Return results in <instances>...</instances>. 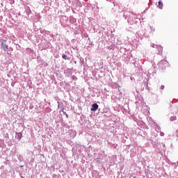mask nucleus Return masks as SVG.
Masks as SVG:
<instances>
[{"mask_svg":"<svg viewBox=\"0 0 178 178\" xmlns=\"http://www.w3.org/2000/svg\"><path fill=\"white\" fill-rule=\"evenodd\" d=\"M124 19H127L129 24H137L138 23H141V19L135 15L134 13L130 11H125L123 14Z\"/></svg>","mask_w":178,"mask_h":178,"instance_id":"1","label":"nucleus"},{"mask_svg":"<svg viewBox=\"0 0 178 178\" xmlns=\"http://www.w3.org/2000/svg\"><path fill=\"white\" fill-rule=\"evenodd\" d=\"M72 22H76V19L70 17V22L69 17H67V16H62L60 19V23L62 27H63L64 29H65V27H70V23H72Z\"/></svg>","mask_w":178,"mask_h":178,"instance_id":"2","label":"nucleus"},{"mask_svg":"<svg viewBox=\"0 0 178 178\" xmlns=\"http://www.w3.org/2000/svg\"><path fill=\"white\" fill-rule=\"evenodd\" d=\"M136 105L138 108H145V102L144 99L140 95L136 96Z\"/></svg>","mask_w":178,"mask_h":178,"instance_id":"3","label":"nucleus"},{"mask_svg":"<svg viewBox=\"0 0 178 178\" xmlns=\"http://www.w3.org/2000/svg\"><path fill=\"white\" fill-rule=\"evenodd\" d=\"M111 3H113L114 7L112 8L111 12L112 13H117V12H122V8H120V6L118 3H115V0H110Z\"/></svg>","mask_w":178,"mask_h":178,"instance_id":"4","label":"nucleus"},{"mask_svg":"<svg viewBox=\"0 0 178 178\" xmlns=\"http://www.w3.org/2000/svg\"><path fill=\"white\" fill-rule=\"evenodd\" d=\"M159 66L162 69V70H164L168 67V66H169V62H168L166 59H163L159 62Z\"/></svg>","mask_w":178,"mask_h":178,"instance_id":"5","label":"nucleus"},{"mask_svg":"<svg viewBox=\"0 0 178 178\" xmlns=\"http://www.w3.org/2000/svg\"><path fill=\"white\" fill-rule=\"evenodd\" d=\"M1 48L6 52V54H9V45L6 44V40H3L1 43Z\"/></svg>","mask_w":178,"mask_h":178,"instance_id":"6","label":"nucleus"},{"mask_svg":"<svg viewBox=\"0 0 178 178\" xmlns=\"http://www.w3.org/2000/svg\"><path fill=\"white\" fill-rule=\"evenodd\" d=\"M72 69L70 68H68L64 71V74L65 77H70V76H72Z\"/></svg>","mask_w":178,"mask_h":178,"instance_id":"7","label":"nucleus"},{"mask_svg":"<svg viewBox=\"0 0 178 178\" xmlns=\"http://www.w3.org/2000/svg\"><path fill=\"white\" fill-rule=\"evenodd\" d=\"M69 133L70 138H74V137L77 136V132L76 131H74L73 129L70 130Z\"/></svg>","mask_w":178,"mask_h":178,"instance_id":"8","label":"nucleus"},{"mask_svg":"<svg viewBox=\"0 0 178 178\" xmlns=\"http://www.w3.org/2000/svg\"><path fill=\"white\" fill-rule=\"evenodd\" d=\"M151 144L153 145L154 148H158V139H151Z\"/></svg>","mask_w":178,"mask_h":178,"instance_id":"9","label":"nucleus"},{"mask_svg":"<svg viewBox=\"0 0 178 178\" xmlns=\"http://www.w3.org/2000/svg\"><path fill=\"white\" fill-rule=\"evenodd\" d=\"M98 108H99V106L98 105V104L94 103L92 105L90 110L92 111V112H95V111H97L98 109Z\"/></svg>","mask_w":178,"mask_h":178,"instance_id":"10","label":"nucleus"},{"mask_svg":"<svg viewBox=\"0 0 178 178\" xmlns=\"http://www.w3.org/2000/svg\"><path fill=\"white\" fill-rule=\"evenodd\" d=\"M22 137H23V134L22 132H16L15 138H17V140L20 141V140H22Z\"/></svg>","mask_w":178,"mask_h":178,"instance_id":"11","label":"nucleus"},{"mask_svg":"<svg viewBox=\"0 0 178 178\" xmlns=\"http://www.w3.org/2000/svg\"><path fill=\"white\" fill-rule=\"evenodd\" d=\"M157 8L159 9H163V3H162V0H159V2L156 3Z\"/></svg>","mask_w":178,"mask_h":178,"instance_id":"12","label":"nucleus"},{"mask_svg":"<svg viewBox=\"0 0 178 178\" xmlns=\"http://www.w3.org/2000/svg\"><path fill=\"white\" fill-rule=\"evenodd\" d=\"M58 104V109H63V103L62 102H57Z\"/></svg>","mask_w":178,"mask_h":178,"instance_id":"13","label":"nucleus"},{"mask_svg":"<svg viewBox=\"0 0 178 178\" xmlns=\"http://www.w3.org/2000/svg\"><path fill=\"white\" fill-rule=\"evenodd\" d=\"M27 54H29V55H31V56H33L34 55V51H33L31 49H26Z\"/></svg>","mask_w":178,"mask_h":178,"instance_id":"14","label":"nucleus"},{"mask_svg":"<svg viewBox=\"0 0 178 178\" xmlns=\"http://www.w3.org/2000/svg\"><path fill=\"white\" fill-rule=\"evenodd\" d=\"M154 126L155 127L156 131H158V130H161V127L156 124V122H154Z\"/></svg>","mask_w":178,"mask_h":178,"instance_id":"15","label":"nucleus"},{"mask_svg":"<svg viewBox=\"0 0 178 178\" xmlns=\"http://www.w3.org/2000/svg\"><path fill=\"white\" fill-rule=\"evenodd\" d=\"M157 49H158L159 55H161L162 54V51H163L162 47L161 46H157Z\"/></svg>","mask_w":178,"mask_h":178,"instance_id":"16","label":"nucleus"},{"mask_svg":"<svg viewBox=\"0 0 178 178\" xmlns=\"http://www.w3.org/2000/svg\"><path fill=\"white\" fill-rule=\"evenodd\" d=\"M51 46V43L49 42H47V45L43 47V49H48Z\"/></svg>","mask_w":178,"mask_h":178,"instance_id":"17","label":"nucleus"},{"mask_svg":"<svg viewBox=\"0 0 178 178\" xmlns=\"http://www.w3.org/2000/svg\"><path fill=\"white\" fill-rule=\"evenodd\" d=\"M95 161H96L98 163H102V159L96 158L95 159Z\"/></svg>","mask_w":178,"mask_h":178,"instance_id":"18","label":"nucleus"},{"mask_svg":"<svg viewBox=\"0 0 178 178\" xmlns=\"http://www.w3.org/2000/svg\"><path fill=\"white\" fill-rule=\"evenodd\" d=\"M10 40H11V41H16V37H15L13 35H11L10 36Z\"/></svg>","mask_w":178,"mask_h":178,"instance_id":"19","label":"nucleus"},{"mask_svg":"<svg viewBox=\"0 0 178 178\" xmlns=\"http://www.w3.org/2000/svg\"><path fill=\"white\" fill-rule=\"evenodd\" d=\"M62 58L63 59H65V60H69V57H67L66 54H63Z\"/></svg>","mask_w":178,"mask_h":178,"instance_id":"20","label":"nucleus"},{"mask_svg":"<svg viewBox=\"0 0 178 178\" xmlns=\"http://www.w3.org/2000/svg\"><path fill=\"white\" fill-rule=\"evenodd\" d=\"M176 119H177V118L176 116H172L170 118V122H175V120H176Z\"/></svg>","mask_w":178,"mask_h":178,"instance_id":"21","label":"nucleus"},{"mask_svg":"<svg viewBox=\"0 0 178 178\" xmlns=\"http://www.w3.org/2000/svg\"><path fill=\"white\" fill-rule=\"evenodd\" d=\"M72 79L76 81V80H77V76L74 75V76H72Z\"/></svg>","mask_w":178,"mask_h":178,"instance_id":"22","label":"nucleus"},{"mask_svg":"<svg viewBox=\"0 0 178 178\" xmlns=\"http://www.w3.org/2000/svg\"><path fill=\"white\" fill-rule=\"evenodd\" d=\"M61 112H63V113L64 114V115H66L67 113H66V111H65V108H62L61 109Z\"/></svg>","mask_w":178,"mask_h":178,"instance_id":"23","label":"nucleus"},{"mask_svg":"<svg viewBox=\"0 0 178 178\" xmlns=\"http://www.w3.org/2000/svg\"><path fill=\"white\" fill-rule=\"evenodd\" d=\"M80 62H81V65H83V63H84V59L83 58H81L80 59Z\"/></svg>","mask_w":178,"mask_h":178,"instance_id":"24","label":"nucleus"},{"mask_svg":"<svg viewBox=\"0 0 178 178\" xmlns=\"http://www.w3.org/2000/svg\"><path fill=\"white\" fill-rule=\"evenodd\" d=\"M160 136H161V137H163V136H165V134H164L163 132L161 131V132H160Z\"/></svg>","mask_w":178,"mask_h":178,"instance_id":"25","label":"nucleus"},{"mask_svg":"<svg viewBox=\"0 0 178 178\" xmlns=\"http://www.w3.org/2000/svg\"><path fill=\"white\" fill-rule=\"evenodd\" d=\"M161 90H165V86L161 85Z\"/></svg>","mask_w":178,"mask_h":178,"instance_id":"26","label":"nucleus"},{"mask_svg":"<svg viewBox=\"0 0 178 178\" xmlns=\"http://www.w3.org/2000/svg\"><path fill=\"white\" fill-rule=\"evenodd\" d=\"M150 29H151V30H152L153 31H155V28L151 26Z\"/></svg>","mask_w":178,"mask_h":178,"instance_id":"27","label":"nucleus"},{"mask_svg":"<svg viewBox=\"0 0 178 178\" xmlns=\"http://www.w3.org/2000/svg\"><path fill=\"white\" fill-rule=\"evenodd\" d=\"M176 136H177V137H178V129L176 131Z\"/></svg>","mask_w":178,"mask_h":178,"instance_id":"28","label":"nucleus"},{"mask_svg":"<svg viewBox=\"0 0 178 178\" xmlns=\"http://www.w3.org/2000/svg\"><path fill=\"white\" fill-rule=\"evenodd\" d=\"M2 41H3V39H2V38H0V42L2 43Z\"/></svg>","mask_w":178,"mask_h":178,"instance_id":"29","label":"nucleus"},{"mask_svg":"<svg viewBox=\"0 0 178 178\" xmlns=\"http://www.w3.org/2000/svg\"><path fill=\"white\" fill-rule=\"evenodd\" d=\"M65 116H66L67 118H69V115H67V113L65 114Z\"/></svg>","mask_w":178,"mask_h":178,"instance_id":"30","label":"nucleus"},{"mask_svg":"<svg viewBox=\"0 0 178 178\" xmlns=\"http://www.w3.org/2000/svg\"><path fill=\"white\" fill-rule=\"evenodd\" d=\"M134 65L136 67H137V66H138V65H136V63H134Z\"/></svg>","mask_w":178,"mask_h":178,"instance_id":"31","label":"nucleus"},{"mask_svg":"<svg viewBox=\"0 0 178 178\" xmlns=\"http://www.w3.org/2000/svg\"><path fill=\"white\" fill-rule=\"evenodd\" d=\"M28 9H29V12H31V10H30V7H28Z\"/></svg>","mask_w":178,"mask_h":178,"instance_id":"32","label":"nucleus"},{"mask_svg":"<svg viewBox=\"0 0 178 178\" xmlns=\"http://www.w3.org/2000/svg\"><path fill=\"white\" fill-rule=\"evenodd\" d=\"M74 63H75V65H76V63H77V61H74Z\"/></svg>","mask_w":178,"mask_h":178,"instance_id":"33","label":"nucleus"},{"mask_svg":"<svg viewBox=\"0 0 178 178\" xmlns=\"http://www.w3.org/2000/svg\"><path fill=\"white\" fill-rule=\"evenodd\" d=\"M12 86H15V83H12Z\"/></svg>","mask_w":178,"mask_h":178,"instance_id":"34","label":"nucleus"},{"mask_svg":"<svg viewBox=\"0 0 178 178\" xmlns=\"http://www.w3.org/2000/svg\"><path fill=\"white\" fill-rule=\"evenodd\" d=\"M163 147H165V144H163Z\"/></svg>","mask_w":178,"mask_h":178,"instance_id":"35","label":"nucleus"},{"mask_svg":"<svg viewBox=\"0 0 178 178\" xmlns=\"http://www.w3.org/2000/svg\"><path fill=\"white\" fill-rule=\"evenodd\" d=\"M154 45H155V44H153V48H155Z\"/></svg>","mask_w":178,"mask_h":178,"instance_id":"36","label":"nucleus"}]
</instances>
